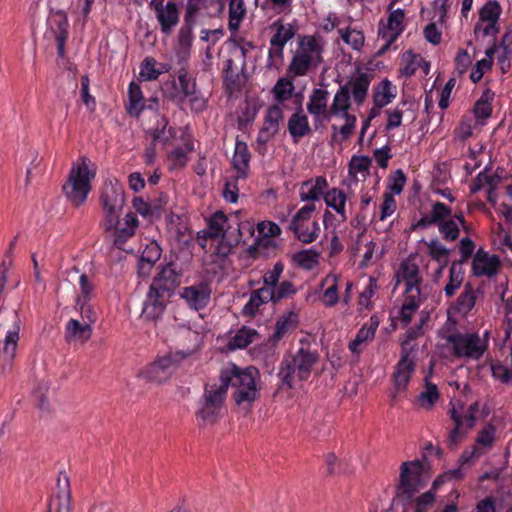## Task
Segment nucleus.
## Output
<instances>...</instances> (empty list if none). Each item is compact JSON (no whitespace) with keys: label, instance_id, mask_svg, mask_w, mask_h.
I'll return each instance as SVG.
<instances>
[{"label":"nucleus","instance_id":"f257e3e1","mask_svg":"<svg viewBox=\"0 0 512 512\" xmlns=\"http://www.w3.org/2000/svg\"><path fill=\"white\" fill-rule=\"evenodd\" d=\"M224 4L221 0H187L182 24L175 37V56L179 62L190 59L195 40L194 30L201 24V19L216 18L221 15Z\"/></svg>","mask_w":512,"mask_h":512},{"label":"nucleus","instance_id":"f03ea898","mask_svg":"<svg viewBox=\"0 0 512 512\" xmlns=\"http://www.w3.org/2000/svg\"><path fill=\"white\" fill-rule=\"evenodd\" d=\"M219 382L227 392L230 387L234 402L245 409H250L260 395V373L257 368H241L235 364L223 368Z\"/></svg>","mask_w":512,"mask_h":512},{"label":"nucleus","instance_id":"7ed1b4c3","mask_svg":"<svg viewBox=\"0 0 512 512\" xmlns=\"http://www.w3.org/2000/svg\"><path fill=\"white\" fill-rule=\"evenodd\" d=\"M421 477L422 465L419 461L402 463L397 495L405 503L406 509L411 508L413 512H428L435 503V493L432 490L414 498L423 486Z\"/></svg>","mask_w":512,"mask_h":512},{"label":"nucleus","instance_id":"20e7f679","mask_svg":"<svg viewBox=\"0 0 512 512\" xmlns=\"http://www.w3.org/2000/svg\"><path fill=\"white\" fill-rule=\"evenodd\" d=\"M187 62H178L182 66L176 72L177 78L165 83L163 93L176 106L188 105L192 112L201 113L207 108V99L197 89L196 79L185 66Z\"/></svg>","mask_w":512,"mask_h":512},{"label":"nucleus","instance_id":"39448f33","mask_svg":"<svg viewBox=\"0 0 512 512\" xmlns=\"http://www.w3.org/2000/svg\"><path fill=\"white\" fill-rule=\"evenodd\" d=\"M300 344L295 353L285 354L280 363L278 377L282 387L287 389L293 388L296 381H306L319 361L316 350H311L303 340Z\"/></svg>","mask_w":512,"mask_h":512},{"label":"nucleus","instance_id":"423d86ee","mask_svg":"<svg viewBox=\"0 0 512 512\" xmlns=\"http://www.w3.org/2000/svg\"><path fill=\"white\" fill-rule=\"evenodd\" d=\"M324 40L318 34L298 35L297 46L287 71L291 76H306L323 62Z\"/></svg>","mask_w":512,"mask_h":512},{"label":"nucleus","instance_id":"0eeeda50","mask_svg":"<svg viewBox=\"0 0 512 512\" xmlns=\"http://www.w3.org/2000/svg\"><path fill=\"white\" fill-rule=\"evenodd\" d=\"M124 204L125 195L122 185L116 179H106L100 194V205L104 214L102 226L106 232L119 223V214Z\"/></svg>","mask_w":512,"mask_h":512},{"label":"nucleus","instance_id":"6e6552de","mask_svg":"<svg viewBox=\"0 0 512 512\" xmlns=\"http://www.w3.org/2000/svg\"><path fill=\"white\" fill-rule=\"evenodd\" d=\"M226 391L221 383H206L197 403L196 417L203 424H214L221 417L226 399Z\"/></svg>","mask_w":512,"mask_h":512},{"label":"nucleus","instance_id":"1a4fd4ad","mask_svg":"<svg viewBox=\"0 0 512 512\" xmlns=\"http://www.w3.org/2000/svg\"><path fill=\"white\" fill-rule=\"evenodd\" d=\"M454 357L458 359L480 360L488 349L487 339H481L478 332L451 333L446 337Z\"/></svg>","mask_w":512,"mask_h":512},{"label":"nucleus","instance_id":"9d476101","mask_svg":"<svg viewBox=\"0 0 512 512\" xmlns=\"http://www.w3.org/2000/svg\"><path fill=\"white\" fill-rule=\"evenodd\" d=\"M94 177L95 173L88 169L84 160L80 165L71 169L62 190L72 205L80 206L86 201L91 191L90 182Z\"/></svg>","mask_w":512,"mask_h":512},{"label":"nucleus","instance_id":"9b49d317","mask_svg":"<svg viewBox=\"0 0 512 512\" xmlns=\"http://www.w3.org/2000/svg\"><path fill=\"white\" fill-rule=\"evenodd\" d=\"M4 313L12 322V326L7 330L5 338L0 342V375H6L12 371L20 339L21 324L17 310H5Z\"/></svg>","mask_w":512,"mask_h":512},{"label":"nucleus","instance_id":"f8f14e48","mask_svg":"<svg viewBox=\"0 0 512 512\" xmlns=\"http://www.w3.org/2000/svg\"><path fill=\"white\" fill-rule=\"evenodd\" d=\"M315 204H306L292 217L288 229L303 244L313 243L319 236L320 225L317 221H310Z\"/></svg>","mask_w":512,"mask_h":512},{"label":"nucleus","instance_id":"ddd939ff","mask_svg":"<svg viewBox=\"0 0 512 512\" xmlns=\"http://www.w3.org/2000/svg\"><path fill=\"white\" fill-rule=\"evenodd\" d=\"M158 284L151 283L146 298L143 302L141 316L147 321L156 322L166 310L171 293L165 289L159 290Z\"/></svg>","mask_w":512,"mask_h":512},{"label":"nucleus","instance_id":"4468645a","mask_svg":"<svg viewBox=\"0 0 512 512\" xmlns=\"http://www.w3.org/2000/svg\"><path fill=\"white\" fill-rule=\"evenodd\" d=\"M405 12L401 8L390 11L387 23L380 24L378 29V36L385 40L384 45L380 48L379 53L383 54L390 49L393 43L403 33Z\"/></svg>","mask_w":512,"mask_h":512},{"label":"nucleus","instance_id":"2eb2a0df","mask_svg":"<svg viewBox=\"0 0 512 512\" xmlns=\"http://www.w3.org/2000/svg\"><path fill=\"white\" fill-rule=\"evenodd\" d=\"M501 7L496 1L487 2L479 12V20L475 24L474 33L476 37L494 36L498 33V19Z\"/></svg>","mask_w":512,"mask_h":512},{"label":"nucleus","instance_id":"dca6fc26","mask_svg":"<svg viewBox=\"0 0 512 512\" xmlns=\"http://www.w3.org/2000/svg\"><path fill=\"white\" fill-rule=\"evenodd\" d=\"M211 294V285L207 281H200L193 285L185 286L179 292L180 298L194 311L206 308L210 303Z\"/></svg>","mask_w":512,"mask_h":512},{"label":"nucleus","instance_id":"f3484780","mask_svg":"<svg viewBox=\"0 0 512 512\" xmlns=\"http://www.w3.org/2000/svg\"><path fill=\"white\" fill-rule=\"evenodd\" d=\"M178 366L177 355L167 354L158 357L149 364L142 372L144 377L153 382L167 381Z\"/></svg>","mask_w":512,"mask_h":512},{"label":"nucleus","instance_id":"a211bd4d","mask_svg":"<svg viewBox=\"0 0 512 512\" xmlns=\"http://www.w3.org/2000/svg\"><path fill=\"white\" fill-rule=\"evenodd\" d=\"M329 92L325 89L314 88L309 95L307 111L313 116V123L317 128L324 120H329L331 114L328 108Z\"/></svg>","mask_w":512,"mask_h":512},{"label":"nucleus","instance_id":"6ab92c4d","mask_svg":"<svg viewBox=\"0 0 512 512\" xmlns=\"http://www.w3.org/2000/svg\"><path fill=\"white\" fill-rule=\"evenodd\" d=\"M412 348H408L407 342L403 343L401 357L398 361L393 374L394 384L397 391H404L415 370V362L410 355Z\"/></svg>","mask_w":512,"mask_h":512},{"label":"nucleus","instance_id":"aec40b11","mask_svg":"<svg viewBox=\"0 0 512 512\" xmlns=\"http://www.w3.org/2000/svg\"><path fill=\"white\" fill-rule=\"evenodd\" d=\"M58 492L48 503L47 512H71V490L69 478L60 473L57 481Z\"/></svg>","mask_w":512,"mask_h":512},{"label":"nucleus","instance_id":"412c9836","mask_svg":"<svg viewBox=\"0 0 512 512\" xmlns=\"http://www.w3.org/2000/svg\"><path fill=\"white\" fill-rule=\"evenodd\" d=\"M398 277L405 282L404 293L421 294L420 285L423 279L420 275L419 266L409 259L400 263Z\"/></svg>","mask_w":512,"mask_h":512},{"label":"nucleus","instance_id":"4be33fe9","mask_svg":"<svg viewBox=\"0 0 512 512\" xmlns=\"http://www.w3.org/2000/svg\"><path fill=\"white\" fill-rule=\"evenodd\" d=\"M138 224V218L132 212L127 213L122 222L119 220V223L111 230L114 231L113 242L118 249L129 251L125 248V244L135 235Z\"/></svg>","mask_w":512,"mask_h":512},{"label":"nucleus","instance_id":"5701e85b","mask_svg":"<svg viewBox=\"0 0 512 512\" xmlns=\"http://www.w3.org/2000/svg\"><path fill=\"white\" fill-rule=\"evenodd\" d=\"M500 260L495 255H489L482 248L478 249L472 260V272L475 276H492L497 273Z\"/></svg>","mask_w":512,"mask_h":512},{"label":"nucleus","instance_id":"b1692460","mask_svg":"<svg viewBox=\"0 0 512 512\" xmlns=\"http://www.w3.org/2000/svg\"><path fill=\"white\" fill-rule=\"evenodd\" d=\"M155 18L162 34L170 35L180 21V10L175 1H168L165 7L155 12Z\"/></svg>","mask_w":512,"mask_h":512},{"label":"nucleus","instance_id":"393cba45","mask_svg":"<svg viewBox=\"0 0 512 512\" xmlns=\"http://www.w3.org/2000/svg\"><path fill=\"white\" fill-rule=\"evenodd\" d=\"M328 188V181L325 176H317L315 179H308L301 183L299 197L303 202L317 201L324 198L325 190Z\"/></svg>","mask_w":512,"mask_h":512},{"label":"nucleus","instance_id":"a878e982","mask_svg":"<svg viewBox=\"0 0 512 512\" xmlns=\"http://www.w3.org/2000/svg\"><path fill=\"white\" fill-rule=\"evenodd\" d=\"M287 127L294 143H298L303 137L312 133L308 117L304 114L301 105L290 116Z\"/></svg>","mask_w":512,"mask_h":512},{"label":"nucleus","instance_id":"bb28decb","mask_svg":"<svg viewBox=\"0 0 512 512\" xmlns=\"http://www.w3.org/2000/svg\"><path fill=\"white\" fill-rule=\"evenodd\" d=\"M181 274L177 271L174 263H168L161 268L154 277L152 283L158 284L159 290L165 289L168 293H173L174 288L180 283Z\"/></svg>","mask_w":512,"mask_h":512},{"label":"nucleus","instance_id":"cd10ccee","mask_svg":"<svg viewBox=\"0 0 512 512\" xmlns=\"http://www.w3.org/2000/svg\"><path fill=\"white\" fill-rule=\"evenodd\" d=\"M168 123L166 116L157 115L155 125L148 130L153 144L162 143L163 145H167L176 137V129L174 127H168Z\"/></svg>","mask_w":512,"mask_h":512},{"label":"nucleus","instance_id":"c85d7f7f","mask_svg":"<svg viewBox=\"0 0 512 512\" xmlns=\"http://www.w3.org/2000/svg\"><path fill=\"white\" fill-rule=\"evenodd\" d=\"M251 154L244 141L236 140L235 151L232 159L233 167L237 170L238 177L246 178L250 167Z\"/></svg>","mask_w":512,"mask_h":512},{"label":"nucleus","instance_id":"c756f323","mask_svg":"<svg viewBox=\"0 0 512 512\" xmlns=\"http://www.w3.org/2000/svg\"><path fill=\"white\" fill-rule=\"evenodd\" d=\"M323 199L325 204L336 211L340 216L339 222H345L347 220L348 217L345 209L347 196L342 189L336 187L329 189L326 191Z\"/></svg>","mask_w":512,"mask_h":512},{"label":"nucleus","instance_id":"7c9ffc66","mask_svg":"<svg viewBox=\"0 0 512 512\" xmlns=\"http://www.w3.org/2000/svg\"><path fill=\"white\" fill-rule=\"evenodd\" d=\"M372 75L366 72H359L348 84L351 85L350 94L357 105H362L365 101Z\"/></svg>","mask_w":512,"mask_h":512},{"label":"nucleus","instance_id":"2f4dec72","mask_svg":"<svg viewBox=\"0 0 512 512\" xmlns=\"http://www.w3.org/2000/svg\"><path fill=\"white\" fill-rule=\"evenodd\" d=\"M298 322L297 313L294 311L285 312L275 323V329L271 336L272 340L275 342L281 340L288 332L293 331L297 327Z\"/></svg>","mask_w":512,"mask_h":512},{"label":"nucleus","instance_id":"473e14b6","mask_svg":"<svg viewBox=\"0 0 512 512\" xmlns=\"http://www.w3.org/2000/svg\"><path fill=\"white\" fill-rule=\"evenodd\" d=\"M272 302V296L269 292V287H261L251 292L250 298L244 305L242 313L245 316H255L259 307L263 304Z\"/></svg>","mask_w":512,"mask_h":512},{"label":"nucleus","instance_id":"72a5a7b5","mask_svg":"<svg viewBox=\"0 0 512 512\" xmlns=\"http://www.w3.org/2000/svg\"><path fill=\"white\" fill-rule=\"evenodd\" d=\"M144 96L141 86L135 82H130L128 86V104L126 105L127 113L135 118L140 117L143 112Z\"/></svg>","mask_w":512,"mask_h":512},{"label":"nucleus","instance_id":"f704fd0d","mask_svg":"<svg viewBox=\"0 0 512 512\" xmlns=\"http://www.w3.org/2000/svg\"><path fill=\"white\" fill-rule=\"evenodd\" d=\"M231 228L229 219L223 211L214 212L208 220L207 234L209 238H224L225 233Z\"/></svg>","mask_w":512,"mask_h":512},{"label":"nucleus","instance_id":"c9c22d12","mask_svg":"<svg viewBox=\"0 0 512 512\" xmlns=\"http://www.w3.org/2000/svg\"><path fill=\"white\" fill-rule=\"evenodd\" d=\"M396 97V87L388 79L382 80L373 93V103L381 109L388 105Z\"/></svg>","mask_w":512,"mask_h":512},{"label":"nucleus","instance_id":"e433bc0d","mask_svg":"<svg viewBox=\"0 0 512 512\" xmlns=\"http://www.w3.org/2000/svg\"><path fill=\"white\" fill-rule=\"evenodd\" d=\"M351 108V94L349 84L340 86L334 95L332 104L329 107V113L332 116H340L341 113L349 111Z\"/></svg>","mask_w":512,"mask_h":512},{"label":"nucleus","instance_id":"4c0bfd02","mask_svg":"<svg viewBox=\"0 0 512 512\" xmlns=\"http://www.w3.org/2000/svg\"><path fill=\"white\" fill-rule=\"evenodd\" d=\"M298 77L299 76L289 75L288 71L286 70V76L281 77L277 80L276 84L272 89V93L274 95V99L278 103H283L292 97L295 90L293 81L295 78Z\"/></svg>","mask_w":512,"mask_h":512},{"label":"nucleus","instance_id":"58836bf2","mask_svg":"<svg viewBox=\"0 0 512 512\" xmlns=\"http://www.w3.org/2000/svg\"><path fill=\"white\" fill-rule=\"evenodd\" d=\"M273 26L275 28V33L270 39L271 46L285 47V45L296 35V27L291 23L284 24L277 21Z\"/></svg>","mask_w":512,"mask_h":512},{"label":"nucleus","instance_id":"ea45409f","mask_svg":"<svg viewBox=\"0 0 512 512\" xmlns=\"http://www.w3.org/2000/svg\"><path fill=\"white\" fill-rule=\"evenodd\" d=\"M66 334L70 340L86 342L92 335V328L88 322L81 323L76 319H70L66 324Z\"/></svg>","mask_w":512,"mask_h":512},{"label":"nucleus","instance_id":"a19ab883","mask_svg":"<svg viewBox=\"0 0 512 512\" xmlns=\"http://www.w3.org/2000/svg\"><path fill=\"white\" fill-rule=\"evenodd\" d=\"M421 304V294L405 293V301L399 310V318L404 326L412 321L413 314L418 310Z\"/></svg>","mask_w":512,"mask_h":512},{"label":"nucleus","instance_id":"79ce46f5","mask_svg":"<svg viewBox=\"0 0 512 512\" xmlns=\"http://www.w3.org/2000/svg\"><path fill=\"white\" fill-rule=\"evenodd\" d=\"M258 337L259 334L255 329L243 326L236 331L235 335L230 339L228 346L233 350L243 349L254 342V340Z\"/></svg>","mask_w":512,"mask_h":512},{"label":"nucleus","instance_id":"37998d69","mask_svg":"<svg viewBox=\"0 0 512 512\" xmlns=\"http://www.w3.org/2000/svg\"><path fill=\"white\" fill-rule=\"evenodd\" d=\"M464 280V270L459 262H452L449 270V281L444 287L445 295L450 298L456 290L462 285Z\"/></svg>","mask_w":512,"mask_h":512},{"label":"nucleus","instance_id":"c03bdc74","mask_svg":"<svg viewBox=\"0 0 512 512\" xmlns=\"http://www.w3.org/2000/svg\"><path fill=\"white\" fill-rule=\"evenodd\" d=\"M245 14L246 7L244 0H230L228 21V28L230 31L235 32L239 29Z\"/></svg>","mask_w":512,"mask_h":512},{"label":"nucleus","instance_id":"a18cd8bd","mask_svg":"<svg viewBox=\"0 0 512 512\" xmlns=\"http://www.w3.org/2000/svg\"><path fill=\"white\" fill-rule=\"evenodd\" d=\"M510 35L509 32L506 33L503 37L502 43L499 47L493 46L486 51V55L488 58L492 59L495 53L502 51V55L498 56V62L503 72L510 68V60L508 58V54H510Z\"/></svg>","mask_w":512,"mask_h":512},{"label":"nucleus","instance_id":"49530a36","mask_svg":"<svg viewBox=\"0 0 512 512\" xmlns=\"http://www.w3.org/2000/svg\"><path fill=\"white\" fill-rule=\"evenodd\" d=\"M440 393L436 384L426 381L425 389L422 391L418 398L417 402L420 407L430 410L439 400Z\"/></svg>","mask_w":512,"mask_h":512},{"label":"nucleus","instance_id":"de8ad7c7","mask_svg":"<svg viewBox=\"0 0 512 512\" xmlns=\"http://www.w3.org/2000/svg\"><path fill=\"white\" fill-rule=\"evenodd\" d=\"M476 302L473 287L470 283H466L463 292L456 301L455 309L459 313L467 314L472 310Z\"/></svg>","mask_w":512,"mask_h":512},{"label":"nucleus","instance_id":"09e8293b","mask_svg":"<svg viewBox=\"0 0 512 512\" xmlns=\"http://www.w3.org/2000/svg\"><path fill=\"white\" fill-rule=\"evenodd\" d=\"M79 286H80V294L77 297V306L80 307L81 313L84 312L85 307L90 301L93 291L94 285L89 280V277L86 274H81L79 277Z\"/></svg>","mask_w":512,"mask_h":512},{"label":"nucleus","instance_id":"8fccbe9b","mask_svg":"<svg viewBox=\"0 0 512 512\" xmlns=\"http://www.w3.org/2000/svg\"><path fill=\"white\" fill-rule=\"evenodd\" d=\"M427 247L433 260L441 264L442 267L448 264L450 249L446 248L438 239H432L427 243Z\"/></svg>","mask_w":512,"mask_h":512},{"label":"nucleus","instance_id":"3c124183","mask_svg":"<svg viewBox=\"0 0 512 512\" xmlns=\"http://www.w3.org/2000/svg\"><path fill=\"white\" fill-rule=\"evenodd\" d=\"M294 262L305 270L313 269L319 262V253L312 250H302L294 254Z\"/></svg>","mask_w":512,"mask_h":512},{"label":"nucleus","instance_id":"603ef678","mask_svg":"<svg viewBox=\"0 0 512 512\" xmlns=\"http://www.w3.org/2000/svg\"><path fill=\"white\" fill-rule=\"evenodd\" d=\"M269 292L272 296V303L276 304L283 299L295 295L297 290L291 281L284 280L278 283L274 288H269Z\"/></svg>","mask_w":512,"mask_h":512},{"label":"nucleus","instance_id":"864d4df0","mask_svg":"<svg viewBox=\"0 0 512 512\" xmlns=\"http://www.w3.org/2000/svg\"><path fill=\"white\" fill-rule=\"evenodd\" d=\"M371 163L372 161L368 156H352L348 165L349 176L358 181L357 173H368Z\"/></svg>","mask_w":512,"mask_h":512},{"label":"nucleus","instance_id":"5fc2aeb1","mask_svg":"<svg viewBox=\"0 0 512 512\" xmlns=\"http://www.w3.org/2000/svg\"><path fill=\"white\" fill-rule=\"evenodd\" d=\"M493 177L487 175L485 172H480L478 176L473 180L471 183L470 189L471 192L476 193L482 189H484L486 186H489L490 189L488 191V200L490 202H494V185H493Z\"/></svg>","mask_w":512,"mask_h":512},{"label":"nucleus","instance_id":"6e6d98bb","mask_svg":"<svg viewBox=\"0 0 512 512\" xmlns=\"http://www.w3.org/2000/svg\"><path fill=\"white\" fill-rule=\"evenodd\" d=\"M332 279L333 283L329 286L323 293L322 301L325 306L333 307L339 302V294H338V280L339 277L337 275H328L326 279L322 282V285L325 281H329Z\"/></svg>","mask_w":512,"mask_h":512},{"label":"nucleus","instance_id":"4d7b16f0","mask_svg":"<svg viewBox=\"0 0 512 512\" xmlns=\"http://www.w3.org/2000/svg\"><path fill=\"white\" fill-rule=\"evenodd\" d=\"M375 337L372 330L367 329V324H364L357 332L356 337L349 344V349L353 354L359 355L362 352L361 345L373 340Z\"/></svg>","mask_w":512,"mask_h":512},{"label":"nucleus","instance_id":"13d9d810","mask_svg":"<svg viewBox=\"0 0 512 512\" xmlns=\"http://www.w3.org/2000/svg\"><path fill=\"white\" fill-rule=\"evenodd\" d=\"M450 417H451L452 421L454 422L455 427L449 432L447 441H448V445L450 447H453L459 442L460 438L463 436V433L461 432V430L464 428V421H463V418L459 415V413L455 409V407H453L450 410Z\"/></svg>","mask_w":512,"mask_h":512},{"label":"nucleus","instance_id":"bf43d9fd","mask_svg":"<svg viewBox=\"0 0 512 512\" xmlns=\"http://www.w3.org/2000/svg\"><path fill=\"white\" fill-rule=\"evenodd\" d=\"M342 40L350 45L354 50H360L364 44V35L361 31L345 28L339 29Z\"/></svg>","mask_w":512,"mask_h":512},{"label":"nucleus","instance_id":"052dcab7","mask_svg":"<svg viewBox=\"0 0 512 512\" xmlns=\"http://www.w3.org/2000/svg\"><path fill=\"white\" fill-rule=\"evenodd\" d=\"M438 230L445 241L452 242L459 237V225L454 219H448L438 224Z\"/></svg>","mask_w":512,"mask_h":512},{"label":"nucleus","instance_id":"680f3d73","mask_svg":"<svg viewBox=\"0 0 512 512\" xmlns=\"http://www.w3.org/2000/svg\"><path fill=\"white\" fill-rule=\"evenodd\" d=\"M161 72L156 69V60L152 57H146L140 65V78L144 81H153L158 79Z\"/></svg>","mask_w":512,"mask_h":512},{"label":"nucleus","instance_id":"e2e57ef3","mask_svg":"<svg viewBox=\"0 0 512 512\" xmlns=\"http://www.w3.org/2000/svg\"><path fill=\"white\" fill-rule=\"evenodd\" d=\"M193 144H186L184 147H176L174 150H172L169 155L168 159L172 162L174 167L182 168L185 167L188 161V152L193 150Z\"/></svg>","mask_w":512,"mask_h":512},{"label":"nucleus","instance_id":"0e129e2a","mask_svg":"<svg viewBox=\"0 0 512 512\" xmlns=\"http://www.w3.org/2000/svg\"><path fill=\"white\" fill-rule=\"evenodd\" d=\"M225 32L222 26L214 29L202 28L200 30L199 39L201 42L207 43V49L215 46L224 36Z\"/></svg>","mask_w":512,"mask_h":512},{"label":"nucleus","instance_id":"69168bd1","mask_svg":"<svg viewBox=\"0 0 512 512\" xmlns=\"http://www.w3.org/2000/svg\"><path fill=\"white\" fill-rule=\"evenodd\" d=\"M284 264L280 261L276 262L273 265L271 270H268L263 276V287H269L270 289L274 288L278 283L279 279L283 273Z\"/></svg>","mask_w":512,"mask_h":512},{"label":"nucleus","instance_id":"338daca9","mask_svg":"<svg viewBox=\"0 0 512 512\" xmlns=\"http://www.w3.org/2000/svg\"><path fill=\"white\" fill-rule=\"evenodd\" d=\"M475 243L469 237H464L460 240L458 245V250L461 255L459 260H454L453 262H459V265L462 266L465 262H467L475 251Z\"/></svg>","mask_w":512,"mask_h":512},{"label":"nucleus","instance_id":"774afa93","mask_svg":"<svg viewBox=\"0 0 512 512\" xmlns=\"http://www.w3.org/2000/svg\"><path fill=\"white\" fill-rule=\"evenodd\" d=\"M406 180V175L401 169H398L395 172H393L388 179V188L391 191V193L393 195L400 194L404 189Z\"/></svg>","mask_w":512,"mask_h":512}]
</instances>
